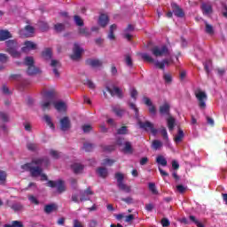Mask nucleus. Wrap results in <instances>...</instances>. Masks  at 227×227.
I'll return each mask as SVG.
<instances>
[{
  "mask_svg": "<svg viewBox=\"0 0 227 227\" xmlns=\"http://www.w3.org/2000/svg\"><path fill=\"white\" fill-rule=\"evenodd\" d=\"M11 208L14 210V212H19L24 208V206H22L20 203H14L12 205Z\"/></svg>",
  "mask_w": 227,
  "mask_h": 227,
  "instance_id": "46",
  "label": "nucleus"
},
{
  "mask_svg": "<svg viewBox=\"0 0 227 227\" xmlns=\"http://www.w3.org/2000/svg\"><path fill=\"white\" fill-rule=\"evenodd\" d=\"M24 47L21 48L23 52H27V51H35L36 49V43L31 41H26L24 43Z\"/></svg>",
  "mask_w": 227,
  "mask_h": 227,
  "instance_id": "18",
  "label": "nucleus"
},
{
  "mask_svg": "<svg viewBox=\"0 0 227 227\" xmlns=\"http://www.w3.org/2000/svg\"><path fill=\"white\" fill-rule=\"evenodd\" d=\"M57 206L56 204H48L44 207V212L45 214H51L56 210Z\"/></svg>",
  "mask_w": 227,
  "mask_h": 227,
  "instance_id": "32",
  "label": "nucleus"
},
{
  "mask_svg": "<svg viewBox=\"0 0 227 227\" xmlns=\"http://www.w3.org/2000/svg\"><path fill=\"white\" fill-rule=\"evenodd\" d=\"M51 104H53V103H51V101L42 102L41 106L43 111H49V109H51Z\"/></svg>",
  "mask_w": 227,
  "mask_h": 227,
  "instance_id": "47",
  "label": "nucleus"
},
{
  "mask_svg": "<svg viewBox=\"0 0 227 227\" xmlns=\"http://www.w3.org/2000/svg\"><path fill=\"white\" fill-rule=\"evenodd\" d=\"M28 200L34 205H40V201H38V199H36V197H35L34 195L28 196Z\"/></svg>",
  "mask_w": 227,
  "mask_h": 227,
  "instance_id": "55",
  "label": "nucleus"
},
{
  "mask_svg": "<svg viewBox=\"0 0 227 227\" xmlns=\"http://www.w3.org/2000/svg\"><path fill=\"white\" fill-rule=\"evenodd\" d=\"M222 12H223V17H225V19H227V5H226V4H222Z\"/></svg>",
  "mask_w": 227,
  "mask_h": 227,
  "instance_id": "63",
  "label": "nucleus"
},
{
  "mask_svg": "<svg viewBox=\"0 0 227 227\" xmlns=\"http://www.w3.org/2000/svg\"><path fill=\"white\" fill-rule=\"evenodd\" d=\"M113 111L115 113L116 116H119L120 118H121L125 113V110L118 108H114Z\"/></svg>",
  "mask_w": 227,
  "mask_h": 227,
  "instance_id": "51",
  "label": "nucleus"
},
{
  "mask_svg": "<svg viewBox=\"0 0 227 227\" xmlns=\"http://www.w3.org/2000/svg\"><path fill=\"white\" fill-rule=\"evenodd\" d=\"M117 134L119 136H125V134H129V129H127V126H122L117 129Z\"/></svg>",
  "mask_w": 227,
  "mask_h": 227,
  "instance_id": "41",
  "label": "nucleus"
},
{
  "mask_svg": "<svg viewBox=\"0 0 227 227\" xmlns=\"http://www.w3.org/2000/svg\"><path fill=\"white\" fill-rule=\"evenodd\" d=\"M40 69L35 66H29L27 69V75H36L40 74Z\"/></svg>",
  "mask_w": 227,
  "mask_h": 227,
  "instance_id": "24",
  "label": "nucleus"
},
{
  "mask_svg": "<svg viewBox=\"0 0 227 227\" xmlns=\"http://www.w3.org/2000/svg\"><path fill=\"white\" fill-rule=\"evenodd\" d=\"M82 54V49L79 46V43H75L73 49V54L70 56L71 59L74 61L80 59L81 55Z\"/></svg>",
  "mask_w": 227,
  "mask_h": 227,
  "instance_id": "9",
  "label": "nucleus"
},
{
  "mask_svg": "<svg viewBox=\"0 0 227 227\" xmlns=\"http://www.w3.org/2000/svg\"><path fill=\"white\" fill-rule=\"evenodd\" d=\"M151 52L155 58H162V56H168V54H169V50L166 45H163L161 47L153 46V48H151Z\"/></svg>",
  "mask_w": 227,
  "mask_h": 227,
  "instance_id": "5",
  "label": "nucleus"
},
{
  "mask_svg": "<svg viewBox=\"0 0 227 227\" xmlns=\"http://www.w3.org/2000/svg\"><path fill=\"white\" fill-rule=\"evenodd\" d=\"M141 58L144 61H146V63H154V67L160 70H164V68H166V65L167 67L169 65V59H165L162 61H155V59L148 53H142Z\"/></svg>",
  "mask_w": 227,
  "mask_h": 227,
  "instance_id": "2",
  "label": "nucleus"
},
{
  "mask_svg": "<svg viewBox=\"0 0 227 227\" xmlns=\"http://www.w3.org/2000/svg\"><path fill=\"white\" fill-rule=\"evenodd\" d=\"M117 27H118L116 26V24H113L110 26L109 33L107 35L108 40H116V35H114V32L116 31Z\"/></svg>",
  "mask_w": 227,
  "mask_h": 227,
  "instance_id": "23",
  "label": "nucleus"
},
{
  "mask_svg": "<svg viewBox=\"0 0 227 227\" xmlns=\"http://www.w3.org/2000/svg\"><path fill=\"white\" fill-rule=\"evenodd\" d=\"M205 26H206V28H205V32L207 34V35H214V27L210 24H208V22H205Z\"/></svg>",
  "mask_w": 227,
  "mask_h": 227,
  "instance_id": "39",
  "label": "nucleus"
},
{
  "mask_svg": "<svg viewBox=\"0 0 227 227\" xmlns=\"http://www.w3.org/2000/svg\"><path fill=\"white\" fill-rule=\"evenodd\" d=\"M152 147L153 150H159V148H162V142L160 140H153Z\"/></svg>",
  "mask_w": 227,
  "mask_h": 227,
  "instance_id": "44",
  "label": "nucleus"
},
{
  "mask_svg": "<svg viewBox=\"0 0 227 227\" xmlns=\"http://www.w3.org/2000/svg\"><path fill=\"white\" fill-rule=\"evenodd\" d=\"M130 97H131V98H133L134 100H137V90H136V89H131V90H130Z\"/></svg>",
  "mask_w": 227,
  "mask_h": 227,
  "instance_id": "61",
  "label": "nucleus"
},
{
  "mask_svg": "<svg viewBox=\"0 0 227 227\" xmlns=\"http://www.w3.org/2000/svg\"><path fill=\"white\" fill-rule=\"evenodd\" d=\"M54 29L57 33H61V31H65V24L57 23L54 25Z\"/></svg>",
  "mask_w": 227,
  "mask_h": 227,
  "instance_id": "45",
  "label": "nucleus"
},
{
  "mask_svg": "<svg viewBox=\"0 0 227 227\" xmlns=\"http://www.w3.org/2000/svg\"><path fill=\"white\" fill-rule=\"evenodd\" d=\"M189 219H190V221H192V223H194V224H196L197 227H205V225H203L201 223V222H200V221H198V219H196V216L190 215Z\"/></svg>",
  "mask_w": 227,
  "mask_h": 227,
  "instance_id": "42",
  "label": "nucleus"
},
{
  "mask_svg": "<svg viewBox=\"0 0 227 227\" xmlns=\"http://www.w3.org/2000/svg\"><path fill=\"white\" fill-rule=\"evenodd\" d=\"M7 47V52L12 58H20V51H19V43L15 40H9L5 42Z\"/></svg>",
  "mask_w": 227,
  "mask_h": 227,
  "instance_id": "3",
  "label": "nucleus"
},
{
  "mask_svg": "<svg viewBox=\"0 0 227 227\" xmlns=\"http://www.w3.org/2000/svg\"><path fill=\"white\" fill-rule=\"evenodd\" d=\"M96 173L100 178H107L109 175V171L104 167L98 168Z\"/></svg>",
  "mask_w": 227,
  "mask_h": 227,
  "instance_id": "19",
  "label": "nucleus"
},
{
  "mask_svg": "<svg viewBox=\"0 0 227 227\" xmlns=\"http://www.w3.org/2000/svg\"><path fill=\"white\" fill-rule=\"evenodd\" d=\"M85 65H87L88 67H91L92 68H98L102 67L103 63L102 60L98 59H88L85 61Z\"/></svg>",
  "mask_w": 227,
  "mask_h": 227,
  "instance_id": "12",
  "label": "nucleus"
},
{
  "mask_svg": "<svg viewBox=\"0 0 227 227\" xmlns=\"http://www.w3.org/2000/svg\"><path fill=\"white\" fill-rule=\"evenodd\" d=\"M0 118H1L2 121H4V122L10 121L8 114L4 112H0Z\"/></svg>",
  "mask_w": 227,
  "mask_h": 227,
  "instance_id": "52",
  "label": "nucleus"
},
{
  "mask_svg": "<svg viewBox=\"0 0 227 227\" xmlns=\"http://www.w3.org/2000/svg\"><path fill=\"white\" fill-rule=\"evenodd\" d=\"M71 123H70V119L68 117H64L60 120V129L63 132H67L68 129H70Z\"/></svg>",
  "mask_w": 227,
  "mask_h": 227,
  "instance_id": "15",
  "label": "nucleus"
},
{
  "mask_svg": "<svg viewBox=\"0 0 227 227\" xmlns=\"http://www.w3.org/2000/svg\"><path fill=\"white\" fill-rule=\"evenodd\" d=\"M167 123L168 130H173V129H175V118H173L171 115L167 119Z\"/></svg>",
  "mask_w": 227,
  "mask_h": 227,
  "instance_id": "34",
  "label": "nucleus"
},
{
  "mask_svg": "<svg viewBox=\"0 0 227 227\" xmlns=\"http://www.w3.org/2000/svg\"><path fill=\"white\" fill-rule=\"evenodd\" d=\"M98 24L101 27H106L109 24V16L107 14H101L99 16Z\"/></svg>",
  "mask_w": 227,
  "mask_h": 227,
  "instance_id": "20",
  "label": "nucleus"
},
{
  "mask_svg": "<svg viewBox=\"0 0 227 227\" xmlns=\"http://www.w3.org/2000/svg\"><path fill=\"white\" fill-rule=\"evenodd\" d=\"M171 8L172 12L176 17H178L179 19H184V17H185V12H184V9L182 7H179L176 3H172Z\"/></svg>",
  "mask_w": 227,
  "mask_h": 227,
  "instance_id": "8",
  "label": "nucleus"
},
{
  "mask_svg": "<svg viewBox=\"0 0 227 227\" xmlns=\"http://www.w3.org/2000/svg\"><path fill=\"white\" fill-rule=\"evenodd\" d=\"M201 10L205 15L212 13V5L210 4L203 3L201 4Z\"/></svg>",
  "mask_w": 227,
  "mask_h": 227,
  "instance_id": "25",
  "label": "nucleus"
},
{
  "mask_svg": "<svg viewBox=\"0 0 227 227\" xmlns=\"http://www.w3.org/2000/svg\"><path fill=\"white\" fill-rule=\"evenodd\" d=\"M43 120H44V121H46L48 127H50V129H51V130L56 129V126H54V122H52V119L51 118V116L45 114L43 116Z\"/></svg>",
  "mask_w": 227,
  "mask_h": 227,
  "instance_id": "29",
  "label": "nucleus"
},
{
  "mask_svg": "<svg viewBox=\"0 0 227 227\" xmlns=\"http://www.w3.org/2000/svg\"><path fill=\"white\" fill-rule=\"evenodd\" d=\"M171 224V222H169V220L168 218H162L161 219V225L163 227H169Z\"/></svg>",
  "mask_w": 227,
  "mask_h": 227,
  "instance_id": "59",
  "label": "nucleus"
},
{
  "mask_svg": "<svg viewBox=\"0 0 227 227\" xmlns=\"http://www.w3.org/2000/svg\"><path fill=\"white\" fill-rule=\"evenodd\" d=\"M74 22H75L76 26H80V27L84 26V21L82 20V19H81V16L74 15Z\"/></svg>",
  "mask_w": 227,
  "mask_h": 227,
  "instance_id": "43",
  "label": "nucleus"
},
{
  "mask_svg": "<svg viewBox=\"0 0 227 227\" xmlns=\"http://www.w3.org/2000/svg\"><path fill=\"white\" fill-rule=\"evenodd\" d=\"M137 123H138L140 129H143L144 130H145V132H148V130H150L153 136H157L158 130H157V129L153 128V123L150 122L149 121L143 122L139 119H138Z\"/></svg>",
  "mask_w": 227,
  "mask_h": 227,
  "instance_id": "7",
  "label": "nucleus"
},
{
  "mask_svg": "<svg viewBox=\"0 0 227 227\" xmlns=\"http://www.w3.org/2000/svg\"><path fill=\"white\" fill-rule=\"evenodd\" d=\"M83 150H85V152H91V150H93V144L85 143L83 145Z\"/></svg>",
  "mask_w": 227,
  "mask_h": 227,
  "instance_id": "56",
  "label": "nucleus"
},
{
  "mask_svg": "<svg viewBox=\"0 0 227 227\" xmlns=\"http://www.w3.org/2000/svg\"><path fill=\"white\" fill-rule=\"evenodd\" d=\"M115 178L117 180V185H120V184H123L125 176H123V174L117 172L115 173Z\"/></svg>",
  "mask_w": 227,
  "mask_h": 227,
  "instance_id": "40",
  "label": "nucleus"
},
{
  "mask_svg": "<svg viewBox=\"0 0 227 227\" xmlns=\"http://www.w3.org/2000/svg\"><path fill=\"white\" fill-rule=\"evenodd\" d=\"M110 72H111V74H112L114 77H116V75H118V68H116V66L112 65V66H111V68H110Z\"/></svg>",
  "mask_w": 227,
  "mask_h": 227,
  "instance_id": "57",
  "label": "nucleus"
},
{
  "mask_svg": "<svg viewBox=\"0 0 227 227\" xmlns=\"http://www.w3.org/2000/svg\"><path fill=\"white\" fill-rule=\"evenodd\" d=\"M74 173L77 174V173H81V171H82L84 169V166H82V164H78V163H74L71 166Z\"/></svg>",
  "mask_w": 227,
  "mask_h": 227,
  "instance_id": "31",
  "label": "nucleus"
},
{
  "mask_svg": "<svg viewBox=\"0 0 227 227\" xmlns=\"http://www.w3.org/2000/svg\"><path fill=\"white\" fill-rule=\"evenodd\" d=\"M0 63H8V57L4 53H0Z\"/></svg>",
  "mask_w": 227,
  "mask_h": 227,
  "instance_id": "60",
  "label": "nucleus"
},
{
  "mask_svg": "<svg viewBox=\"0 0 227 227\" xmlns=\"http://www.w3.org/2000/svg\"><path fill=\"white\" fill-rule=\"evenodd\" d=\"M50 65L51 67H53V74L55 77H59L60 74L58 68H61V62H59V60L51 59V62Z\"/></svg>",
  "mask_w": 227,
  "mask_h": 227,
  "instance_id": "14",
  "label": "nucleus"
},
{
  "mask_svg": "<svg viewBox=\"0 0 227 227\" xmlns=\"http://www.w3.org/2000/svg\"><path fill=\"white\" fill-rule=\"evenodd\" d=\"M156 162L160 166H163V168H166V166H168V160H166L165 157L162 155H158L156 157Z\"/></svg>",
  "mask_w": 227,
  "mask_h": 227,
  "instance_id": "27",
  "label": "nucleus"
},
{
  "mask_svg": "<svg viewBox=\"0 0 227 227\" xmlns=\"http://www.w3.org/2000/svg\"><path fill=\"white\" fill-rule=\"evenodd\" d=\"M42 57L46 61H49V59H52V49L46 48L44 51H42Z\"/></svg>",
  "mask_w": 227,
  "mask_h": 227,
  "instance_id": "22",
  "label": "nucleus"
},
{
  "mask_svg": "<svg viewBox=\"0 0 227 227\" xmlns=\"http://www.w3.org/2000/svg\"><path fill=\"white\" fill-rule=\"evenodd\" d=\"M120 191H123L127 194H129V192H132V188L129 185H127L125 183H120V184H117Z\"/></svg>",
  "mask_w": 227,
  "mask_h": 227,
  "instance_id": "26",
  "label": "nucleus"
},
{
  "mask_svg": "<svg viewBox=\"0 0 227 227\" xmlns=\"http://www.w3.org/2000/svg\"><path fill=\"white\" fill-rule=\"evenodd\" d=\"M124 152H129V153H132V145L130 144V142L125 143Z\"/></svg>",
  "mask_w": 227,
  "mask_h": 227,
  "instance_id": "58",
  "label": "nucleus"
},
{
  "mask_svg": "<svg viewBox=\"0 0 227 227\" xmlns=\"http://www.w3.org/2000/svg\"><path fill=\"white\" fill-rule=\"evenodd\" d=\"M26 67H34L35 66V59L33 57H26L24 61Z\"/></svg>",
  "mask_w": 227,
  "mask_h": 227,
  "instance_id": "37",
  "label": "nucleus"
},
{
  "mask_svg": "<svg viewBox=\"0 0 227 227\" xmlns=\"http://www.w3.org/2000/svg\"><path fill=\"white\" fill-rule=\"evenodd\" d=\"M163 80L165 81L166 84H171V82H173V76L169 73H164Z\"/></svg>",
  "mask_w": 227,
  "mask_h": 227,
  "instance_id": "35",
  "label": "nucleus"
},
{
  "mask_svg": "<svg viewBox=\"0 0 227 227\" xmlns=\"http://www.w3.org/2000/svg\"><path fill=\"white\" fill-rule=\"evenodd\" d=\"M80 194H81L80 201H90V196H93L95 192L91 191V187H88L85 191L81 192Z\"/></svg>",
  "mask_w": 227,
  "mask_h": 227,
  "instance_id": "10",
  "label": "nucleus"
},
{
  "mask_svg": "<svg viewBox=\"0 0 227 227\" xmlns=\"http://www.w3.org/2000/svg\"><path fill=\"white\" fill-rule=\"evenodd\" d=\"M183 139H184V130H182V129H179L177 135L174 137V141L175 143H181Z\"/></svg>",
  "mask_w": 227,
  "mask_h": 227,
  "instance_id": "33",
  "label": "nucleus"
},
{
  "mask_svg": "<svg viewBox=\"0 0 227 227\" xmlns=\"http://www.w3.org/2000/svg\"><path fill=\"white\" fill-rule=\"evenodd\" d=\"M195 97L199 102L200 109H207V93L198 90L195 91Z\"/></svg>",
  "mask_w": 227,
  "mask_h": 227,
  "instance_id": "6",
  "label": "nucleus"
},
{
  "mask_svg": "<svg viewBox=\"0 0 227 227\" xmlns=\"http://www.w3.org/2000/svg\"><path fill=\"white\" fill-rule=\"evenodd\" d=\"M50 155H51V157H52V159L58 160L61 157V153H59L54 149H51V150H50Z\"/></svg>",
  "mask_w": 227,
  "mask_h": 227,
  "instance_id": "38",
  "label": "nucleus"
},
{
  "mask_svg": "<svg viewBox=\"0 0 227 227\" xmlns=\"http://www.w3.org/2000/svg\"><path fill=\"white\" fill-rule=\"evenodd\" d=\"M129 106L130 109H132L135 112V118L137 120H139V108H137L136 106V104H134V103H129Z\"/></svg>",
  "mask_w": 227,
  "mask_h": 227,
  "instance_id": "36",
  "label": "nucleus"
},
{
  "mask_svg": "<svg viewBox=\"0 0 227 227\" xmlns=\"http://www.w3.org/2000/svg\"><path fill=\"white\" fill-rule=\"evenodd\" d=\"M12 226L13 227H24V223L20 221H12Z\"/></svg>",
  "mask_w": 227,
  "mask_h": 227,
  "instance_id": "64",
  "label": "nucleus"
},
{
  "mask_svg": "<svg viewBox=\"0 0 227 227\" xmlns=\"http://www.w3.org/2000/svg\"><path fill=\"white\" fill-rule=\"evenodd\" d=\"M114 162H116L114 160L106 158V159L103 160L102 166H113V164H114Z\"/></svg>",
  "mask_w": 227,
  "mask_h": 227,
  "instance_id": "48",
  "label": "nucleus"
},
{
  "mask_svg": "<svg viewBox=\"0 0 227 227\" xmlns=\"http://www.w3.org/2000/svg\"><path fill=\"white\" fill-rule=\"evenodd\" d=\"M35 164L36 167L33 166ZM51 164V160L48 157L37 158L32 160L30 163H26L21 166V169L24 171H29L30 176L33 178H36L43 173V168L40 166H43L44 168H49Z\"/></svg>",
  "mask_w": 227,
  "mask_h": 227,
  "instance_id": "1",
  "label": "nucleus"
},
{
  "mask_svg": "<svg viewBox=\"0 0 227 227\" xmlns=\"http://www.w3.org/2000/svg\"><path fill=\"white\" fill-rule=\"evenodd\" d=\"M47 186L51 187V189L57 187V192H59V194H62V192H65V191H67V187L65 186V181H63L62 179H59L58 181L50 180L47 183Z\"/></svg>",
  "mask_w": 227,
  "mask_h": 227,
  "instance_id": "4",
  "label": "nucleus"
},
{
  "mask_svg": "<svg viewBox=\"0 0 227 227\" xmlns=\"http://www.w3.org/2000/svg\"><path fill=\"white\" fill-rule=\"evenodd\" d=\"M20 35L26 36L27 38L31 36L35 33V27L27 25L24 29L20 30Z\"/></svg>",
  "mask_w": 227,
  "mask_h": 227,
  "instance_id": "17",
  "label": "nucleus"
},
{
  "mask_svg": "<svg viewBox=\"0 0 227 227\" xmlns=\"http://www.w3.org/2000/svg\"><path fill=\"white\" fill-rule=\"evenodd\" d=\"M53 106L55 109L58 110L59 112L65 111V109L67 108V105L63 101L54 102Z\"/></svg>",
  "mask_w": 227,
  "mask_h": 227,
  "instance_id": "28",
  "label": "nucleus"
},
{
  "mask_svg": "<svg viewBox=\"0 0 227 227\" xmlns=\"http://www.w3.org/2000/svg\"><path fill=\"white\" fill-rule=\"evenodd\" d=\"M88 226L89 227H97V226H98V222L95 219H92L89 222Z\"/></svg>",
  "mask_w": 227,
  "mask_h": 227,
  "instance_id": "62",
  "label": "nucleus"
},
{
  "mask_svg": "<svg viewBox=\"0 0 227 227\" xmlns=\"http://www.w3.org/2000/svg\"><path fill=\"white\" fill-rule=\"evenodd\" d=\"M106 90L108 91V93H110L111 97H114V95H116L118 98H123V92L120 88L114 87V90H112L111 88L106 87Z\"/></svg>",
  "mask_w": 227,
  "mask_h": 227,
  "instance_id": "13",
  "label": "nucleus"
},
{
  "mask_svg": "<svg viewBox=\"0 0 227 227\" xmlns=\"http://www.w3.org/2000/svg\"><path fill=\"white\" fill-rule=\"evenodd\" d=\"M143 100L144 104L149 107V113L151 114H157V108L153 106V103H152V99H150V98L144 97Z\"/></svg>",
  "mask_w": 227,
  "mask_h": 227,
  "instance_id": "11",
  "label": "nucleus"
},
{
  "mask_svg": "<svg viewBox=\"0 0 227 227\" xmlns=\"http://www.w3.org/2000/svg\"><path fill=\"white\" fill-rule=\"evenodd\" d=\"M170 109L171 106L169 104L165 103L160 106V114H161V116H171V114H169Z\"/></svg>",
  "mask_w": 227,
  "mask_h": 227,
  "instance_id": "16",
  "label": "nucleus"
},
{
  "mask_svg": "<svg viewBox=\"0 0 227 227\" xmlns=\"http://www.w3.org/2000/svg\"><path fill=\"white\" fill-rule=\"evenodd\" d=\"M125 63L128 67H133V62H132V58L130 55H126L125 56Z\"/></svg>",
  "mask_w": 227,
  "mask_h": 227,
  "instance_id": "53",
  "label": "nucleus"
},
{
  "mask_svg": "<svg viewBox=\"0 0 227 227\" xmlns=\"http://www.w3.org/2000/svg\"><path fill=\"white\" fill-rule=\"evenodd\" d=\"M84 84H86V86H88V88H90V90H95V83H93V82H91V80H85L84 81Z\"/></svg>",
  "mask_w": 227,
  "mask_h": 227,
  "instance_id": "54",
  "label": "nucleus"
},
{
  "mask_svg": "<svg viewBox=\"0 0 227 227\" xmlns=\"http://www.w3.org/2000/svg\"><path fill=\"white\" fill-rule=\"evenodd\" d=\"M12 33L8 30L1 29L0 30V42H4L6 40H9V38H12Z\"/></svg>",
  "mask_w": 227,
  "mask_h": 227,
  "instance_id": "21",
  "label": "nucleus"
},
{
  "mask_svg": "<svg viewBox=\"0 0 227 227\" xmlns=\"http://www.w3.org/2000/svg\"><path fill=\"white\" fill-rule=\"evenodd\" d=\"M44 98L46 102H51V104H54V92L52 91L45 92Z\"/></svg>",
  "mask_w": 227,
  "mask_h": 227,
  "instance_id": "30",
  "label": "nucleus"
},
{
  "mask_svg": "<svg viewBox=\"0 0 227 227\" xmlns=\"http://www.w3.org/2000/svg\"><path fill=\"white\" fill-rule=\"evenodd\" d=\"M39 27L41 31H47L49 29V24H47L45 21H40Z\"/></svg>",
  "mask_w": 227,
  "mask_h": 227,
  "instance_id": "49",
  "label": "nucleus"
},
{
  "mask_svg": "<svg viewBox=\"0 0 227 227\" xmlns=\"http://www.w3.org/2000/svg\"><path fill=\"white\" fill-rule=\"evenodd\" d=\"M149 191L153 194H159V191H157V187L154 183H149Z\"/></svg>",
  "mask_w": 227,
  "mask_h": 227,
  "instance_id": "50",
  "label": "nucleus"
}]
</instances>
